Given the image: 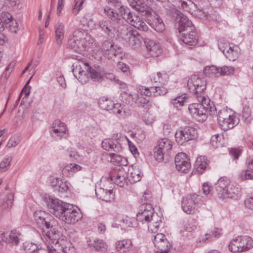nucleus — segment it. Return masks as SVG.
Listing matches in <instances>:
<instances>
[{
    "instance_id": "nucleus-1",
    "label": "nucleus",
    "mask_w": 253,
    "mask_h": 253,
    "mask_svg": "<svg viewBox=\"0 0 253 253\" xmlns=\"http://www.w3.org/2000/svg\"><path fill=\"white\" fill-rule=\"evenodd\" d=\"M44 202L53 214L68 224L75 223L82 217L81 213L76 210L73 205L58 199L48 196L44 198Z\"/></svg>"
},
{
    "instance_id": "nucleus-2",
    "label": "nucleus",
    "mask_w": 253,
    "mask_h": 253,
    "mask_svg": "<svg viewBox=\"0 0 253 253\" xmlns=\"http://www.w3.org/2000/svg\"><path fill=\"white\" fill-rule=\"evenodd\" d=\"M34 216L37 225L41 228L46 240L51 241L52 244H58L60 238V233L57 229L58 221L51 215L42 211H35Z\"/></svg>"
},
{
    "instance_id": "nucleus-3",
    "label": "nucleus",
    "mask_w": 253,
    "mask_h": 253,
    "mask_svg": "<svg viewBox=\"0 0 253 253\" xmlns=\"http://www.w3.org/2000/svg\"><path fill=\"white\" fill-rule=\"evenodd\" d=\"M72 72L82 84H85L90 79L94 82H101L103 76L101 68L99 66H91L88 62L80 61L73 64Z\"/></svg>"
},
{
    "instance_id": "nucleus-4",
    "label": "nucleus",
    "mask_w": 253,
    "mask_h": 253,
    "mask_svg": "<svg viewBox=\"0 0 253 253\" xmlns=\"http://www.w3.org/2000/svg\"><path fill=\"white\" fill-rule=\"evenodd\" d=\"M126 24L124 23L122 19H107L103 18L96 22L90 19L88 22V26L90 29H100L107 36L110 38H114L116 36L121 37L122 32L123 31L124 27Z\"/></svg>"
},
{
    "instance_id": "nucleus-5",
    "label": "nucleus",
    "mask_w": 253,
    "mask_h": 253,
    "mask_svg": "<svg viewBox=\"0 0 253 253\" xmlns=\"http://www.w3.org/2000/svg\"><path fill=\"white\" fill-rule=\"evenodd\" d=\"M200 103H192L189 105L188 110L192 117L198 122L206 120L208 114L215 115L216 108L208 96H200L197 98Z\"/></svg>"
},
{
    "instance_id": "nucleus-6",
    "label": "nucleus",
    "mask_w": 253,
    "mask_h": 253,
    "mask_svg": "<svg viewBox=\"0 0 253 253\" xmlns=\"http://www.w3.org/2000/svg\"><path fill=\"white\" fill-rule=\"evenodd\" d=\"M136 220L142 223L147 222L148 230L154 233L160 227L163 226L162 217L154 212V209L150 204H143L140 206Z\"/></svg>"
},
{
    "instance_id": "nucleus-7",
    "label": "nucleus",
    "mask_w": 253,
    "mask_h": 253,
    "mask_svg": "<svg viewBox=\"0 0 253 253\" xmlns=\"http://www.w3.org/2000/svg\"><path fill=\"white\" fill-rule=\"evenodd\" d=\"M172 142L169 139L163 138L158 140L157 145L154 148V155L156 160L159 162L167 163L172 155Z\"/></svg>"
},
{
    "instance_id": "nucleus-8",
    "label": "nucleus",
    "mask_w": 253,
    "mask_h": 253,
    "mask_svg": "<svg viewBox=\"0 0 253 253\" xmlns=\"http://www.w3.org/2000/svg\"><path fill=\"white\" fill-rule=\"evenodd\" d=\"M88 38L85 31L82 29H76L68 40V45L75 51H83L87 46L86 41Z\"/></svg>"
},
{
    "instance_id": "nucleus-9",
    "label": "nucleus",
    "mask_w": 253,
    "mask_h": 253,
    "mask_svg": "<svg viewBox=\"0 0 253 253\" xmlns=\"http://www.w3.org/2000/svg\"><path fill=\"white\" fill-rule=\"evenodd\" d=\"M207 86L206 81L204 78L196 75L191 76L187 81V87L189 91L197 98L204 96L203 91Z\"/></svg>"
},
{
    "instance_id": "nucleus-10",
    "label": "nucleus",
    "mask_w": 253,
    "mask_h": 253,
    "mask_svg": "<svg viewBox=\"0 0 253 253\" xmlns=\"http://www.w3.org/2000/svg\"><path fill=\"white\" fill-rule=\"evenodd\" d=\"M124 30L122 32L121 37L130 46L133 48H138L141 46L144 42L145 43V38H143L135 30H129L127 25L123 27Z\"/></svg>"
},
{
    "instance_id": "nucleus-11",
    "label": "nucleus",
    "mask_w": 253,
    "mask_h": 253,
    "mask_svg": "<svg viewBox=\"0 0 253 253\" xmlns=\"http://www.w3.org/2000/svg\"><path fill=\"white\" fill-rule=\"evenodd\" d=\"M122 19L126 21L134 27L142 31H146L148 27L146 23L138 16L131 12L129 8L122 7Z\"/></svg>"
},
{
    "instance_id": "nucleus-12",
    "label": "nucleus",
    "mask_w": 253,
    "mask_h": 253,
    "mask_svg": "<svg viewBox=\"0 0 253 253\" xmlns=\"http://www.w3.org/2000/svg\"><path fill=\"white\" fill-rule=\"evenodd\" d=\"M197 136V129L189 126L185 127L183 129L177 130L175 133V141L180 145H185L187 142L195 139Z\"/></svg>"
},
{
    "instance_id": "nucleus-13",
    "label": "nucleus",
    "mask_w": 253,
    "mask_h": 253,
    "mask_svg": "<svg viewBox=\"0 0 253 253\" xmlns=\"http://www.w3.org/2000/svg\"><path fill=\"white\" fill-rule=\"evenodd\" d=\"M175 15L174 17H175V24L177 25L180 34L183 32H186V31L195 30L192 22L186 16L178 11L175 12Z\"/></svg>"
},
{
    "instance_id": "nucleus-14",
    "label": "nucleus",
    "mask_w": 253,
    "mask_h": 253,
    "mask_svg": "<svg viewBox=\"0 0 253 253\" xmlns=\"http://www.w3.org/2000/svg\"><path fill=\"white\" fill-rule=\"evenodd\" d=\"M49 132L52 137L56 140H60L68 132V128L64 123L59 120H56L49 128Z\"/></svg>"
},
{
    "instance_id": "nucleus-15",
    "label": "nucleus",
    "mask_w": 253,
    "mask_h": 253,
    "mask_svg": "<svg viewBox=\"0 0 253 253\" xmlns=\"http://www.w3.org/2000/svg\"><path fill=\"white\" fill-rule=\"evenodd\" d=\"M101 49L108 59L120 55L121 50L119 47L115 45L110 40H105L103 42Z\"/></svg>"
},
{
    "instance_id": "nucleus-16",
    "label": "nucleus",
    "mask_w": 253,
    "mask_h": 253,
    "mask_svg": "<svg viewBox=\"0 0 253 253\" xmlns=\"http://www.w3.org/2000/svg\"><path fill=\"white\" fill-rule=\"evenodd\" d=\"M175 164L176 169L181 172L186 173L191 168L189 159L184 153H178L175 156Z\"/></svg>"
},
{
    "instance_id": "nucleus-17",
    "label": "nucleus",
    "mask_w": 253,
    "mask_h": 253,
    "mask_svg": "<svg viewBox=\"0 0 253 253\" xmlns=\"http://www.w3.org/2000/svg\"><path fill=\"white\" fill-rule=\"evenodd\" d=\"M148 23L157 32H162L165 29V24L161 17L153 10L146 17Z\"/></svg>"
},
{
    "instance_id": "nucleus-18",
    "label": "nucleus",
    "mask_w": 253,
    "mask_h": 253,
    "mask_svg": "<svg viewBox=\"0 0 253 253\" xmlns=\"http://www.w3.org/2000/svg\"><path fill=\"white\" fill-rule=\"evenodd\" d=\"M197 199L198 196L195 194L183 198L181 204L183 211L187 214H193L195 212Z\"/></svg>"
},
{
    "instance_id": "nucleus-19",
    "label": "nucleus",
    "mask_w": 253,
    "mask_h": 253,
    "mask_svg": "<svg viewBox=\"0 0 253 253\" xmlns=\"http://www.w3.org/2000/svg\"><path fill=\"white\" fill-rule=\"evenodd\" d=\"M230 183V180L227 177L220 178L215 185L216 191L220 199L227 198L228 189Z\"/></svg>"
},
{
    "instance_id": "nucleus-20",
    "label": "nucleus",
    "mask_w": 253,
    "mask_h": 253,
    "mask_svg": "<svg viewBox=\"0 0 253 253\" xmlns=\"http://www.w3.org/2000/svg\"><path fill=\"white\" fill-rule=\"evenodd\" d=\"M198 40V36L195 30L183 32L179 35V40L185 44L190 46L195 45Z\"/></svg>"
},
{
    "instance_id": "nucleus-21",
    "label": "nucleus",
    "mask_w": 253,
    "mask_h": 253,
    "mask_svg": "<svg viewBox=\"0 0 253 253\" xmlns=\"http://www.w3.org/2000/svg\"><path fill=\"white\" fill-rule=\"evenodd\" d=\"M145 44L150 55L153 56H158L162 53V50L160 45L148 38H145Z\"/></svg>"
},
{
    "instance_id": "nucleus-22",
    "label": "nucleus",
    "mask_w": 253,
    "mask_h": 253,
    "mask_svg": "<svg viewBox=\"0 0 253 253\" xmlns=\"http://www.w3.org/2000/svg\"><path fill=\"white\" fill-rule=\"evenodd\" d=\"M55 34V44L60 47L64 38L65 26L63 23L58 22L54 26Z\"/></svg>"
},
{
    "instance_id": "nucleus-23",
    "label": "nucleus",
    "mask_w": 253,
    "mask_h": 253,
    "mask_svg": "<svg viewBox=\"0 0 253 253\" xmlns=\"http://www.w3.org/2000/svg\"><path fill=\"white\" fill-rule=\"evenodd\" d=\"M101 145L102 148L108 151L118 153L122 149L121 145L119 142H113L110 139H104L102 142Z\"/></svg>"
},
{
    "instance_id": "nucleus-24",
    "label": "nucleus",
    "mask_w": 253,
    "mask_h": 253,
    "mask_svg": "<svg viewBox=\"0 0 253 253\" xmlns=\"http://www.w3.org/2000/svg\"><path fill=\"white\" fill-rule=\"evenodd\" d=\"M95 194L97 197L105 202H110L114 199V194L112 189H105L103 188H99L95 190Z\"/></svg>"
},
{
    "instance_id": "nucleus-25",
    "label": "nucleus",
    "mask_w": 253,
    "mask_h": 253,
    "mask_svg": "<svg viewBox=\"0 0 253 253\" xmlns=\"http://www.w3.org/2000/svg\"><path fill=\"white\" fill-rule=\"evenodd\" d=\"M233 113L234 112L231 110L223 108L218 111L217 115L216 113L214 116H217L218 122L221 126L226 127L227 124L225 123V120L231 116Z\"/></svg>"
},
{
    "instance_id": "nucleus-26",
    "label": "nucleus",
    "mask_w": 253,
    "mask_h": 253,
    "mask_svg": "<svg viewBox=\"0 0 253 253\" xmlns=\"http://www.w3.org/2000/svg\"><path fill=\"white\" fill-rule=\"evenodd\" d=\"M142 173L137 167L128 169L127 178L131 182H136L140 180Z\"/></svg>"
},
{
    "instance_id": "nucleus-27",
    "label": "nucleus",
    "mask_w": 253,
    "mask_h": 253,
    "mask_svg": "<svg viewBox=\"0 0 253 253\" xmlns=\"http://www.w3.org/2000/svg\"><path fill=\"white\" fill-rule=\"evenodd\" d=\"M120 98L123 102L130 106H133L136 103L137 94H131L126 91H123L120 94Z\"/></svg>"
},
{
    "instance_id": "nucleus-28",
    "label": "nucleus",
    "mask_w": 253,
    "mask_h": 253,
    "mask_svg": "<svg viewBox=\"0 0 253 253\" xmlns=\"http://www.w3.org/2000/svg\"><path fill=\"white\" fill-rule=\"evenodd\" d=\"M87 243L89 247H93L98 251H104L107 248L106 244L102 240L89 238Z\"/></svg>"
},
{
    "instance_id": "nucleus-29",
    "label": "nucleus",
    "mask_w": 253,
    "mask_h": 253,
    "mask_svg": "<svg viewBox=\"0 0 253 253\" xmlns=\"http://www.w3.org/2000/svg\"><path fill=\"white\" fill-rule=\"evenodd\" d=\"M151 81L160 85H165L168 81L169 76L166 72H158L153 75L151 77Z\"/></svg>"
},
{
    "instance_id": "nucleus-30",
    "label": "nucleus",
    "mask_w": 253,
    "mask_h": 253,
    "mask_svg": "<svg viewBox=\"0 0 253 253\" xmlns=\"http://www.w3.org/2000/svg\"><path fill=\"white\" fill-rule=\"evenodd\" d=\"M13 194H1L0 195V207L5 209L12 206L13 200Z\"/></svg>"
},
{
    "instance_id": "nucleus-31",
    "label": "nucleus",
    "mask_w": 253,
    "mask_h": 253,
    "mask_svg": "<svg viewBox=\"0 0 253 253\" xmlns=\"http://www.w3.org/2000/svg\"><path fill=\"white\" fill-rule=\"evenodd\" d=\"M195 167L199 173L202 174L209 166V161L206 156L198 157L195 162Z\"/></svg>"
},
{
    "instance_id": "nucleus-32",
    "label": "nucleus",
    "mask_w": 253,
    "mask_h": 253,
    "mask_svg": "<svg viewBox=\"0 0 253 253\" xmlns=\"http://www.w3.org/2000/svg\"><path fill=\"white\" fill-rule=\"evenodd\" d=\"M21 234L16 230H12L10 232H7V243L13 245H17L21 240Z\"/></svg>"
},
{
    "instance_id": "nucleus-33",
    "label": "nucleus",
    "mask_w": 253,
    "mask_h": 253,
    "mask_svg": "<svg viewBox=\"0 0 253 253\" xmlns=\"http://www.w3.org/2000/svg\"><path fill=\"white\" fill-rule=\"evenodd\" d=\"M225 123L228 124L226 125V127L221 126V127L224 130H227L237 126L239 123V119L235 113H233L231 116L225 120Z\"/></svg>"
},
{
    "instance_id": "nucleus-34",
    "label": "nucleus",
    "mask_w": 253,
    "mask_h": 253,
    "mask_svg": "<svg viewBox=\"0 0 253 253\" xmlns=\"http://www.w3.org/2000/svg\"><path fill=\"white\" fill-rule=\"evenodd\" d=\"M179 2L183 9L191 13L198 9L197 5L192 0H180Z\"/></svg>"
},
{
    "instance_id": "nucleus-35",
    "label": "nucleus",
    "mask_w": 253,
    "mask_h": 253,
    "mask_svg": "<svg viewBox=\"0 0 253 253\" xmlns=\"http://www.w3.org/2000/svg\"><path fill=\"white\" fill-rule=\"evenodd\" d=\"M239 237L233 239L228 246L229 250L233 253L243 252Z\"/></svg>"
},
{
    "instance_id": "nucleus-36",
    "label": "nucleus",
    "mask_w": 253,
    "mask_h": 253,
    "mask_svg": "<svg viewBox=\"0 0 253 253\" xmlns=\"http://www.w3.org/2000/svg\"><path fill=\"white\" fill-rule=\"evenodd\" d=\"M137 11L142 13V15L145 16V18L153 11L151 8L147 6L144 2L141 0L137 1L136 6L133 7Z\"/></svg>"
},
{
    "instance_id": "nucleus-37",
    "label": "nucleus",
    "mask_w": 253,
    "mask_h": 253,
    "mask_svg": "<svg viewBox=\"0 0 253 253\" xmlns=\"http://www.w3.org/2000/svg\"><path fill=\"white\" fill-rule=\"evenodd\" d=\"M132 246L131 241L130 240H123L117 242L116 249L120 252H126L129 250Z\"/></svg>"
},
{
    "instance_id": "nucleus-38",
    "label": "nucleus",
    "mask_w": 253,
    "mask_h": 253,
    "mask_svg": "<svg viewBox=\"0 0 253 253\" xmlns=\"http://www.w3.org/2000/svg\"><path fill=\"white\" fill-rule=\"evenodd\" d=\"M199 12L201 13V16H203V17L206 18L209 20H212L217 22L220 19V16L216 11H211L210 12H209L205 9L199 10Z\"/></svg>"
},
{
    "instance_id": "nucleus-39",
    "label": "nucleus",
    "mask_w": 253,
    "mask_h": 253,
    "mask_svg": "<svg viewBox=\"0 0 253 253\" xmlns=\"http://www.w3.org/2000/svg\"><path fill=\"white\" fill-rule=\"evenodd\" d=\"M243 252H246L253 247V239L250 236H244L239 237Z\"/></svg>"
},
{
    "instance_id": "nucleus-40",
    "label": "nucleus",
    "mask_w": 253,
    "mask_h": 253,
    "mask_svg": "<svg viewBox=\"0 0 253 253\" xmlns=\"http://www.w3.org/2000/svg\"><path fill=\"white\" fill-rule=\"evenodd\" d=\"M239 47L237 46H234L228 48V50L224 54L225 56L230 61H235L239 55Z\"/></svg>"
},
{
    "instance_id": "nucleus-41",
    "label": "nucleus",
    "mask_w": 253,
    "mask_h": 253,
    "mask_svg": "<svg viewBox=\"0 0 253 253\" xmlns=\"http://www.w3.org/2000/svg\"><path fill=\"white\" fill-rule=\"evenodd\" d=\"M204 73L206 76L212 77L213 76L218 77L219 75V68L213 65L207 66L204 69Z\"/></svg>"
},
{
    "instance_id": "nucleus-42",
    "label": "nucleus",
    "mask_w": 253,
    "mask_h": 253,
    "mask_svg": "<svg viewBox=\"0 0 253 253\" xmlns=\"http://www.w3.org/2000/svg\"><path fill=\"white\" fill-rule=\"evenodd\" d=\"M12 158L11 156H6L0 163V171L5 172L8 170L10 167Z\"/></svg>"
},
{
    "instance_id": "nucleus-43",
    "label": "nucleus",
    "mask_w": 253,
    "mask_h": 253,
    "mask_svg": "<svg viewBox=\"0 0 253 253\" xmlns=\"http://www.w3.org/2000/svg\"><path fill=\"white\" fill-rule=\"evenodd\" d=\"M155 246L158 251H162L163 253H168L172 247L167 239H164L160 243H157V245Z\"/></svg>"
},
{
    "instance_id": "nucleus-44",
    "label": "nucleus",
    "mask_w": 253,
    "mask_h": 253,
    "mask_svg": "<svg viewBox=\"0 0 253 253\" xmlns=\"http://www.w3.org/2000/svg\"><path fill=\"white\" fill-rule=\"evenodd\" d=\"M186 99V94H183L180 96L175 97L174 99H172L171 103L174 107L177 108L178 109H179V107L184 105Z\"/></svg>"
},
{
    "instance_id": "nucleus-45",
    "label": "nucleus",
    "mask_w": 253,
    "mask_h": 253,
    "mask_svg": "<svg viewBox=\"0 0 253 253\" xmlns=\"http://www.w3.org/2000/svg\"><path fill=\"white\" fill-rule=\"evenodd\" d=\"M0 19L2 20L4 24V27L7 26L9 24V26H11V23H13V19L12 16L7 12H3L0 14Z\"/></svg>"
},
{
    "instance_id": "nucleus-46",
    "label": "nucleus",
    "mask_w": 253,
    "mask_h": 253,
    "mask_svg": "<svg viewBox=\"0 0 253 253\" xmlns=\"http://www.w3.org/2000/svg\"><path fill=\"white\" fill-rule=\"evenodd\" d=\"M114 103L108 99L101 98L99 100V105L100 108L106 110L112 109Z\"/></svg>"
},
{
    "instance_id": "nucleus-47",
    "label": "nucleus",
    "mask_w": 253,
    "mask_h": 253,
    "mask_svg": "<svg viewBox=\"0 0 253 253\" xmlns=\"http://www.w3.org/2000/svg\"><path fill=\"white\" fill-rule=\"evenodd\" d=\"M160 85L161 86H151L152 91L154 92V96L164 95L168 92L167 88L164 86V85Z\"/></svg>"
},
{
    "instance_id": "nucleus-48",
    "label": "nucleus",
    "mask_w": 253,
    "mask_h": 253,
    "mask_svg": "<svg viewBox=\"0 0 253 253\" xmlns=\"http://www.w3.org/2000/svg\"><path fill=\"white\" fill-rule=\"evenodd\" d=\"M135 104L137 106L142 107H145L146 109H149L150 106L149 101L147 98L144 97L142 95H138L137 94V98Z\"/></svg>"
},
{
    "instance_id": "nucleus-49",
    "label": "nucleus",
    "mask_w": 253,
    "mask_h": 253,
    "mask_svg": "<svg viewBox=\"0 0 253 253\" xmlns=\"http://www.w3.org/2000/svg\"><path fill=\"white\" fill-rule=\"evenodd\" d=\"M136 219L134 218L126 216L122 218V222L126 227H134L136 225Z\"/></svg>"
},
{
    "instance_id": "nucleus-50",
    "label": "nucleus",
    "mask_w": 253,
    "mask_h": 253,
    "mask_svg": "<svg viewBox=\"0 0 253 253\" xmlns=\"http://www.w3.org/2000/svg\"><path fill=\"white\" fill-rule=\"evenodd\" d=\"M243 119L246 123H250L252 120L251 110L249 106L243 108L242 111Z\"/></svg>"
},
{
    "instance_id": "nucleus-51",
    "label": "nucleus",
    "mask_w": 253,
    "mask_h": 253,
    "mask_svg": "<svg viewBox=\"0 0 253 253\" xmlns=\"http://www.w3.org/2000/svg\"><path fill=\"white\" fill-rule=\"evenodd\" d=\"M239 193L240 190L239 188L236 187L230 184L228 189L227 198H235V196L238 195Z\"/></svg>"
},
{
    "instance_id": "nucleus-52",
    "label": "nucleus",
    "mask_w": 253,
    "mask_h": 253,
    "mask_svg": "<svg viewBox=\"0 0 253 253\" xmlns=\"http://www.w3.org/2000/svg\"><path fill=\"white\" fill-rule=\"evenodd\" d=\"M239 176L243 180L247 179L253 180V170L249 169L243 170L241 172Z\"/></svg>"
},
{
    "instance_id": "nucleus-53",
    "label": "nucleus",
    "mask_w": 253,
    "mask_h": 253,
    "mask_svg": "<svg viewBox=\"0 0 253 253\" xmlns=\"http://www.w3.org/2000/svg\"><path fill=\"white\" fill-rule=\"evenodd\" d=\"M22 248L27 253H34L38 251V248L35 244L31 243L25 242L23 244Z\"/></svg>"
},
{
    "instance_id": "nucleus-54",
    "label": "nucleus",
    "mask_w": 253,
    "mask_h": 253,
    "mask_svg": "<svg viewBox=\"0 0 253 253\" xmlns=\"http://www.w3.org/2000/svg\"><path fill=\"white\" fill-rule=\"evenodd\" d=\"M234 68L232 66H223L219 68V75L221 76H226L233 74Z\"/></svg>"
},
{
    "instance_id": "nucleus-55",
    "label": "nucleus",
    "mask_w": 253,
    "mask_h": 253,
    "mask_svg": "<svg viewBox=\"0 0 253 253\" xmlns=\"http://www.w3.org/2000/svg\"><path fill=\"white\" fill-rule=\"evenodd\" d=\"M104 12L108 17V18H107V19H121L120 17H119L118 14L111 8H105Z\"/></svg>"
},
{
    "instance_id": "nucleus-56",
    "label": "nucleus",
    "mask_w": 253,
    "mask_h": 253,
    "mask_svg": "<svg viewBox=\"0 0 253 253\" xmlns=\"http://www.w3.org/2000/svg\"><path fill=\"white\" fill-rule=\"evenodd\" d=\"M220 140L221 137L218 134H216L212 136L211 139V142L213 147L217 148L222 145Z\"/></svg>"
},
{
    "instance_id": "nucleus-57",
    "label": "nucleus",
    "mask_w": 253,
    "mask_h": 253,
    "mask_svg": "<svg viewBox=\"0 0 253 253\" xmlns=\"http://www.w3.org/2000/svg\"><path fill=\"white\" fill-rule=\"evenodd\" d=\"M114 181L115 183L120 187H123L126 182V180L125 176L118 174L114 179Z\"/></svg>"
},
{
    "instance_id": "nucleus-58",
    "label": "nucleus",
    "mask_w": 253,
    "mask_h": 253,
    "mask_svg": "<svg viewBox=\"0 0 253 253\" xmlns=\"http://www.w3.org/2000/svg\"><path fill=\"white\" fill-rule=\"evenodd\" d=\"M152 239L154 244L156 246L157 243H160L166 238L164 234L162 233H157L156 235L152 236Z\"/></svg>"
},
{
    "instance_id": "nucleus-59",
    "label": "nucleus",
    "mask_w": 253,
    "mask_h": 253,
    "mask_svg": "<svg viewBox=\"0 0 253 253\" xmlns=\"http://www.w3.org/2000/svg\"><path fill=\"white\" fill-rule=\"evenodd\" d=\"M220 234L218 231L217 228H214V231H211L209 233H207L205 234L206 239H203V242H206L207 240H208L209 238H210L211 237H214L215 238H218L220 236Z\"/></svg>"
},
{
    "instance_id": "nucleus-60",
    "label": "nucleus",
    "mask_w": 253,
    "mask_h": 253,
    "mask_svg": "<svg viewBox=\"0 0 253 253\" xmlns=\"http://www.w3.org/2000/svg\"><path fill=\"white\" fill-rule=\"evenodd\" d=\"M113 107L112 109H113V113L116 115L121 117L123 112V106L119 103H116L114 104Z\"/></svg>"
},
{
    "instance_id": "nucleus-61",
    "label": "nucleus",
    "mask_w": 253,
    "mask_h": 253,
    "mask_svg": "<svg viewBox=\"0 0 253 253\" xmlns=\"http://www.w3.org/2000/svg\"><path fill=\"white\" fill-rule=\"evenodd\" d=\"M19 142V141L17 137L14 136L11 137L8 140L6 147L8 148L15 147L18 144Z\"/></svg>"
},
{
    "instance_id": "nucleus-62",
    "label": "nucleus",
    "mask_w": 253,
    "mask_h": 253,
    "mask_svg": "<svg viewBox=\"0 0 253 253\" xmlns=\"http://www.w3.org/2000/svg\"><path fill=\"white\" fill-rule=\"evenodd\" d=\"M82 167L77 164H70L65 167L64 170L71 171L75 172L81 170Z\"/></svg>"
},
{
    "instance_id": "nucleus-63",
    "label": "nucleus",
    "mask_w": 253,
    "mask_h": 253,
    "mask_svg": "<svg viewBox=\"0 0 253 253\" xmlns=\"http://www.w3.org/2000/svg\"><path fill=\"white\" fill-rule=\"evenodd\" d=\"M218 47L221 51L224 54L228 50V48H230L231 46L228 44L224 42L223 40H220L218 42Z\"/></svg>"
},
{
    "instance_id": "nucleus-64",
    "label": "nucleus",
    "mask_w": 253,
    "mask_h": 253,
    "mask_svg": "<svg viewBox=\"0 0 253 253\" xmlns=\"http://www.w3.org/2000/svg\"><path fill=\"white\" fill-rule=\"evenodd\" d=\"M246 207L253 210V196L247 197L244 201Z\"/></svg>"
}]
</instances>
